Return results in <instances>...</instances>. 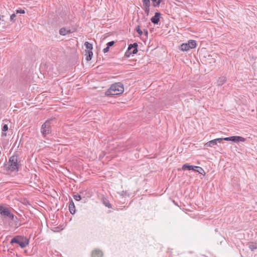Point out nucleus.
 <instances>
[{
	"mask_svg": "<svg viewBox=\"0 0 257 257\" xmlns=\"http://www.w3.org/2000/svg\"><path fill=\"white\" fill-rule=\"evenodd\" d=\"M123 91V84L121 82H117L112 84L105 94L107 96L119 95L122 93Z\"/></svg>",
	"mask_w": 257,
	"mask_h": 257,
	"instance_id": "nucleus-1",
	"label": "nucleus"
},
{
	"mask_svg": "<svg viewBox=\"0 0 257 257\" xmlns=\"http://www.w3.org/2000/svg\"><path fill=\"white\" fill-rule=\"evenodd\" d=\"M54 119H47L41 126L40 131L43 138H46L47 136L52 132V126Z\"/></svg>",
	"mask_w": 257,
	"mask_h": 257,
	"instance_id": "nucleus-2",
	"label": "nucleus"
},
{
	"mask_svg": "<svg viewBox=\"0 0 257 257\" xmlns=\"http://www.w3.org/2000/svg\"><path fill=\"white\" fill-rule=\"evenodd\" d=\"M10 243L11 244L17 243L19 244L21 248H24L29 244V240L24 236L17 235L11 239Z\"/></svg>",
	"mask_w": 257,
	"mask_h": 257,
	"instance_id": "nucleus-3",
	"label": "nucleus"
},
{
	"mask_svg": "<svg viewBox=\"0 0 257 257\" xmlns=\"http://www.w3.org/2000/svg\"><path fill=\"white\" fill-rule=\"evenodd\" d=\"M8 164L12 171H19L21 166L20 162L18 161V156L17 155H13L10 158Z\"/></svg>",
	"mask_w": 257,
	"mask_h": 257,
	"instance_id": "nucleus-4",
	"label": "nucleus"
},
{
	"mask_svg": "<svg viewBox=\"0 0 257 257\" xmlns=\"http://www.w3.org/2000/svg\"><path fill=\"white\" fill-rule=\"evenodd\" d=\"M0 214L3 218H9L13 220L14 215L11 212L9 208L0 205Z\"/></svg>",
	"mask_w": 257,
	"mask_h": 257,
	"instance_id": "nucleus-5",
	"label": "nucleus"
},
{
	"mask_svg": "<svg viewBox=\"0 0 257 257\" xmlns=\"http://www.w3.org/2000/svg\"><path fill=\"white\" fill-rule=\"evenodd\" d=\"M151 2H152V6L153 7H159V6H156V3H158L157 0H142L144 10L147 16L149 15L150 13Z\"/></svg>",
	"mask_w": 257,
	"mask_h": 257,
	"instance_id": "nucleus-6",
	"label": "nucleus"
},
{
	"mask_svg": "<svg viewBox=\"0 0 257 257\" xmlns=\"http://www.w3.org/2000/svg\"><path fill=\"white\" fill-rule=\"evenodd\" d=\"M138 44L134 43L128 45L127 50L125 53V56L130 57L131 54H135L138 52Z\"/></svg>",
	"mask_w": 257,
	"mask_h": 257,
	"instance_id": "nucleus-7",
	"label": "nucleus"
},
{
	"mask_svg": "<svg viewBox=\"0 0 257 257\" xmlns=\"http://www.w3.org/2000/svg\"><path fill=\"white\" fill-rule=\"evenodd\" d=\"M231 140H230V141L235 143L244 142L246 140L245 138L240 136H231Z\"/></svg>",
	"mask_w": 257,
	"mask_h": 257,
	"instance_id": "nucleus-8",
	"label": "nucleus"
},
{
	"mask_svg": "<svg viewBox=\"0 0 257 257\" xmlns=\"http://www.w3.org/2000/svg\"><path fill=\"white\" fill-rule=\"evenodd\" d=\"M161 14L159 12H156L155 14V16H153L151 19V21L154 24H158L160 21Z\"/></svg>",
	"mask_w": 257,
	"mask_h": 257,
	"instance_id": "nucleus-9",
	"label": "nucleus"
},
{
	"mask_svg": "<svg viewBox=\"0 0 257 257\" xmlns=\"http://www.w3.org/2000/svg\"><path fill=\"white\" fill-rule=\"evenodd\" d=\"M71 33V31L70 29H66L65 28H62L59 30V34L62 36H65Z\"/></svg>",
	"mask_w": 257,
	"mask_h": 257,
	"instance_id": "nucleus-10",
	"label": "nucleus"
},
{
	"mask_svg": "<svg viewBox=\"0 0 257 257\" xmlns=\"http://www.w3.org/2000/svg\"><path fill=\"white\" fill-rule=\"evenodd\" d=\"M103 254L99 249H95L92 252L91 257H102Z\"/></svg>",
	"mask_w": 257,
	"mask_h": 257,
	"instance_id": "nucleus-11",
	"label": "nucleus"
},
{
	"mask_svg": "<svg viewBox=\"0 0 257 257\" xmlns=\"http://www.w3.org/2000/svg\"><path fill=\"white\" fill-rule=\"evenodd\" d=\"M69 210L70 211V212L72 214H74L75 213V205L72 200H71L70 202L69 205Z\"/></svg>",
	"mask_w": 257,
	"mask_h": 257,
	"instance_id": "nucleus-12",
	"label": "nucleus"
},
{
	"mask_svg": "<svg viewBox=\"0 0 257 257\" xmlns=\"http://www.w3.org/2000/svg\"><path fill=\"white\" fill-rule=\"evenodd\" d=\"M195 166L190 165L188 164H185L183 165L182 166V170H195Z\"/></svg>",
	"mask_w": 257,
	"mask_h": 257,
	"instance_id": "nucleus-13",
	"label": "nucleus"
},
{
	"mask_svg": "<svg viewBox=\"0 0 257 257\" xmlns=\"http://www.w3.org/2000/svg\"><path fill=\"white\" fill-rule=\"evenodd\" d=\"M85 55H86V60L87 61H89L91 60L92 57L93 56V52L92 51L90 50H85Z\"/></svg>",
	"mask_w": 257,
	"mask_h": 257,
	"instance_id": "nucleus-14",
	"label": "nucleus"
},
{
	"mask_svg": "<svg viewBox=\"0 0 257 257\" xmlns=\"http://www.w3.org/2000/svg\"><path fill=\"white\" fill-rule=\"evenodd\" d=\"M248 246L249 248L253 251L255 249H257V242H250L248 243Z\"/></svg>",
	"mask_w": 257,
	"mask_h": 257,
	"instance_id": "nucleus-15",
	"label": "nucleus"
},
{
	"mask_svg": "<svg viewBox=\"0 0 257 257\" xmlns=\"http://www.w3.org/2000/svg\"><path fill=\"white\" fill-rule=\"evenodd\" d=\"M187 44L190 49H193L196 46V42L195 40H190L188 41Z\"/></svg>",
	"mask_w": 257,
	"mask_h": 257,
	"instance_id": "nucleus-16",
	"label": "nucleus"
},
{
	"mask_svg": "<svg viewBox=\"0 0 257 257\" xmlns=\"http://www.w3.org/2000/svg\"><path fill=\"white\" fill-rule=\"evenodd\" d=\"M180 49L183 51H187L190 50V48L187 43H183L180 46Z\"/></svg>",
	"mask_w": 257,
	"mask_h": 257,
	"instance_id": "nucleus-17",
	"label": "nucleus"
},
{
	"mask_svg": "<svg viewBox=\"0 0 257 257\" xmlns=\"http://www.w3.org/2000/svg\"><path fill=\"white\" fill-rule=\"evenodd\" d=\"M194 171H196L197 172H198L199 174L205 175V172L204 170L200 167L198 166H195V170Z\"/></svg>",
	"mask_w": 257,
	"mask_h": 257,
	"instance_id": "nucleus-18",
	"label": "nucleus"
},
{
	"mask_svg": "<svg viewBox=\"0 0 257 257\" xmlns=\"http://www.w3.org/2000/svg\"><path fill=\"white\" fill-rule=\"evenodd\" d=\"M217 145V142L216 141L215 139H214L213 140L210 141L209 142H207L205 145L207 147H212L215 145Z\"/></svg>",
	"mask_w": 257,
	"mask_h": 257,
	"instance_id": "nucleus-19",
	"label": "nucleus"
},
{
	"mask_svg": "<svg viewBox=\"0 0 257 257\" xmlns=\"http://www.w3.org/2000/svg\"><path fill=\"white\" fill-rule=\"evenodd\" d=\"M226 78L225 77H222L219 78L218 80H217V84L218 85L221 86L223 85L225 82H226Z\"/></svg>",
	"mask_w": 257,
	"mask_h": 257,
	"instance_id": "nucleus-20",
	"label": "nucleus"
},
{
	"mask_svg": "<svg viewBox=\"0 0 257 257\" xmlns=\"http://www.w3.org/2000/svg\"><path fill=\"white\" fill-rule=\"evenodd\" d=\"M84 45H85L86 48L87 49L86 50L92 51L93 47H92V45L91 44L89 43L88 42H85L84 43Z\"/></svg>",
	"mask_w": 257,
	"mask_h": 257,
	"instance_id": "nucleus-21",
	"label": "nucleus"
},
{
	"mask_svg": "<svg viewBox=\"0 0 257 257\" xmlns=\"http://www.w3.org/2000/svg\"><path fill=\"white\" fill-rule=\"evenodd\" d=\"M136 31L139 34L140 36H141L143 35V31L141 30L140 26H138L137 27H136Z\"/></svg>",
	"mask_w": 257,
	"mask_h": 257,
	"instance_id": "nucleus-22",
	"label": "nucleus"
},
{
	"mask_svg": "<svg viewBox=\"0 0 257 257\" xmlns=\"http://www.w3.org/2000/svg\"><path fill=\"white\" fill-rule=\"evenodd\" d=\"M74 199L76 201H79L81 199V197L80 195L76 194L73 195Z\"/></svg>",
	"mask_w": 257,
	"mask_h": 257,
	"instance_id": "nucleus-23",
	"label": "nucleus"
},
{
	"mask_svg": "<svg viewBox=\"0 0 257 257\" xmlns=\"http://www.w3.org/2000/svg\"><path fill=\"white\" fill-rule=\"evenodd\" d=\"M16 17V15L15 14H12L11 17H10V20H11V21L13 22H14L15 20V18Z\"/></svg>",
	"mask_w": 257,
	"mask_h": 257,
	"instance_id": "nucleus-24",
	"label": "nucleus"
},
{
	"mask_svg": "<svg viewBox=\"0 0 257 257\" xmlns=\"http://www.w3.org/2000/svg\"><path fill=\"white\" fill-rule=\"evenodd\" d=\"M114 44V42L112 41H110V42H109L107 43L106 45H107V47H108L109 48H110V47H111L112 46H113Z\"/></svg>",
	"mask_w": 257,
	"mask_h": 257,
	"instance_id": "nucleus-25",
	"label": "nucleus"
},
{
	"mask_svg": "<svg viewBox=\"0 0 257 257\" xmlns=\"http://www.w3.org/2000/svg\"><path fill=\"white\" fill-rule=\"evenodd\" d=\"M8 130V126L7 124H4L2 128V131L3 132H6Z\"/></svg>",
	"mask_w": 257,
	"mask_h": 257,
	"instance_id": "nucleus-26",
	"label": "nucleus"
},
{
	"mask_svg": "<svg viewBox=\"0 0 257 257\" xmlns=\"http://www.w3.org/2000/svg\"><path fill=\"white\" fill-rule=\"evenodd\" d=\"M103 203L105 205V206L108 208H111V205L108 202H105L104 201Z\"/></svg>",
	"mask_w": 257,
	"mask_h": 257,
	"instance_id": "nucleus-27",
	"label": "nucleus"
},
{
	"mask_svg": "<svg viewBox=\"0 0 257 257\" xmlns=\"http://www.w3.org/2000/svg\"><path fill=\"white\" fill-rule=\"evenodd\" d=\"M16 13L17 14H18V13H20V14H25V10H17L16 11Z\"/></svg>",
	"mask_w": 257,
	"mask_h": 257,
	"instance_id": "nucleus-28",
	"label": "nucleus"
},
{
	"mask_svg": "<svg viewBox=\"0 0 257 257\" xmlns=\"http://www.w3.org/2000/svg\"><path fill=\"white\" fill-rule=\"evenodd\" d=\"M109 48L108 47H107L106 48H105L104 49H103V52L105 53H107V52L109 51Z\"/></svg>",
	"mask_w": 257,
	"mask_h": 257,
	"instance_id": "nucleus-29",
	"label": "nucleus"
},
{
	"mask_svg": "<svg viewBox=\"0 0 257 257\" xmlns=\"http://www.w3.org/2000/svg\"><path fill=\"white\" fill-rule=\"evenodd\" d=\"M230 140H231V137L223 138V140H225L226 141H230Z\"/></svg>",
	"mask_w": 257,
	"mask_h": 257,
	"instance_id": "nucleus-30",
	"label": "nucleus"
},
{
	"mask_svg": "<svg viewBox=\"0 0 257 257\" xmlns=\"http://www.w3.org/2000/svg\"><path fill=\"white\" fill-rule=\"evenodd\" d=\"M216 142H218V143H221V141L223 140V138H217V139H216Z\"/></svg>",
	"mask_w": 257,
	"mask_h": 257,
	"instance_id": "nucleus-31",
	"label": "nucleus"
},
{
	"mask_svg": "<svg viewBox=\"0 0 257 257\" xmlns=\"http://www.w3.org/2000/svg\"><path fill=\"white\" fill-rule=\"evenodd\" d=\"M163 1V0H157L158 3H156V6H159V7L160 4Z\"/></svg>",
	"mask_w": 257,
	"mask_h": 257,
	"instance_id": "nucleus-32",
	"label": "nucleus"
},
{
	"mask_svg": "<svg viewBox=\"0 0 257 257\" xmlns=\"http://www.w3.org/2000/svg\"><path fill=\"white\" fill-rule=\"evenodd\" d=\"M144 34L146 36H148V32L147 31V30H144Z\"/></svg>",
	"mask_w": 257,
	"mask_h": 257,
	"instance_id": "nucleus-33",
	"label": "nucleus"
},
{
	"mask_svg": "<svg viewBox=\"0 0 257 257\" xmlns=\"http://www.w3.org/2000/svg\"><path fill=\"white\" fill-rule=\"evenodd\" d=\"M2 136H6V133H2Z\"/></svg>",
	"mask_w": 257,
	"mask_h": 257,
	"instance_id": "nucleus-34",
	"label": "nucleus"
},
{
	"mask_svg": "<svg viewBox=\"0 0 257 257\" xmlns=\"http://www.w3.org/2000/svg\"><path fill=\"white\" fill-rule=\"evenodd\" d=\"M1 154V152L0 151V154Z\"/></svg>",
	"mask_w": 257,
	"mask_h": 257,
	"instance_id": "nucleus-35",
	"label": "nucleus"
}]
</instances>
